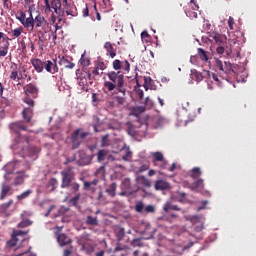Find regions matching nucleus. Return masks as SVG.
Instances as JSON below:
<instances>
[{"mask_svg": "<svg viewBox=\"0 0 256 256\" xmlns=\"http://www.w3.org/2000/svg\"><path fill=\"white\" fill-rule=\"evenodd\" d=\"M107 77L110 81L104 82V87L109 91H116L117 93H121L122 96H115L114 99L117 101L118 105L125 104V95H127V84L125 83V75L122 71H110L107 73Z\"/></svg>", "mask_w": 256, "mask_h": 256, "instance_id": "1", "label": "nucleus"}, {"mask_svg": "<svg viewBox=\"0 0 256 256\" xmlns=\"http://www.w3.org/2000/svg\"><path fill=\"white\" fill-rule=\"evenodd\" d=\"M29 231H22V230H14L12 234V239L7 242V246L13 248L17 246L20 248L23 245V242L27 240L26 236Z\"/></svg>", "mask_w": 256, "mask_h": 256, "instance_id": "2", "label": "nucleus"}, {"mask_svg": "<svg viewBox=\"0 0 256 256\" xmlns=\"http://www.w3.org/2000/svg\"><path fill=\"white\" fill-rule=\"evenodd\" d=\"M139 185L135 184V185H131V180L129 178H125L124 181L122 182V190L123 192H121V196H125V195H133L135 193H137V191L139 190Z\"/></svg>", "mask_w": 256, "mask_h": 256, "instance_id": "3", "label": "nucleus"}, {"mask_svg": "<svg viewBox=\"0 0 256 256\" xmlns=\"http://www.w3.org/2000/svg\"><path fill=\"white\" fill-rule=\"evenodd\" d=\"M9 41H11L9 36L0 32V57H7V53H9Z\"/></svg>", "mask_w": 256, "mask_h": 256, "instance_id": "4", "label": "nucleus"}, {"mask_svg": "<svg viewBox=\"0 0 256 256\" xmlns=\"http://www.w3.org/2000/svg\"><path fill=\"white\" fill-rule=\"evenodd\" d=\"M112 67L115 71L122 70L125 73H129V71L131 70V64L127 60L121 61L119 59H116L112 62Z\"/></svg>", "mask_w": 256, "mask_h": 256, "instance_id": "5", "label": "nucleus"}, {"mask_svg": "<svg viewBox=\"0 0 256 256\" xmlns=\"http://www.w3.org/2000/svg\"><path fill=\"white\" fill-rule=\"evenodd\" d=\"M47 25V20H45V17L43 15L38 14L34 18V29H37V31H45Z\"/></svg>", "mask_w": 256, "mask_h": 256, "instance_id": "6", "label": "nucleus"}, {"mask_svg": "<svg viewBox=\"0 0 256 256\" xmlns=\"http://www.w3.org/2000/svg\"><path fill=\"white\" fill-rule=\"evenodd\" d=\"M61 175H62L61 188L62 189L68 188L71 185V181L73 178L71 170L70 169L64 170L61 172Z\"/></svg>", "mask_w": 256, "mask_h": 256, "instance_id": "7", "label": "nucleus"}, {"mask_svg": "<svg viewBox=\"0 0 256 256\" xmlns=\"http://www.w3.org/2000/svg\"><path fill=\"white\" fill-rule=\"evenodd\" d=\"M44 69L47 73H51V75H55V73H59V67L57 66L56 60H47L44 61Z\"/></svg>", "mask_w": 256, "mask_h": 256, "instance_id": "8", "label": "nucleus"}, {"mask_svg": "<svg viewBox=\"0 0 256 256\" xmlns=\"http://www.w3.org/2000/svg\"><path fill=\"white\" fill-rule=\"evenodd\" d=\"M26 178H29V175L25 171L17 172V175L13 178L12 186L17 187L23 185Z\"/></svg>", "mask_w": 256, "mask_h": 256, "instance_id": "9", "label": "nucleus"}, {"mask_svg": "<svg viewBox=\"0 0 256 256\" xmlns=\"http://www.w3.org/2000/svg\"><path fill=\"white\" fill-rule=\"evenodd\" d=\"M28 12L30 16L24 19L22 25L25 29H31V31H33L35 29V18H33V12L31 8H29Z\"/></svg>", "mask_w": 256, "mask_h": 256, "instance_id": "10", "label": "nucleus"}, {"mask_svg": "<svg viewBox=\"0 0 256 256\" xmlns=\"http://www.w3.org/2000/svg\"><path fill=\"white\" fill-rule=\"evenodd\" d=\"M81 129H76L71 135L72 149H79L81 145V138L79 137Z\"/></svg>", "mask_w": 256, "mask_h": 256, "instance_id": "11", "label": "nucleus"}, {"mask_svg": "<svg viewBox=\"0 0 256 256\" xmlns=\"http://www.w3.org/2000/svg\"><path fill=\"white\" fill-rule=\"evenodd\" d=\"M24 93L25 95H27V97H29V95L32 96H37L39 93V88L37 87V85L33 84V83H29L26 86H24Z\"/></svg>", "mask_w": 256, "mask_h": 256, "instance_id": "12", "label": "nucleus"}, {"mask_svg": "<svg viewBox=\"0 0 256 256\" xmlns=\"http://www.w3.org/2000/svg\"><path fill=\"white\" fill-rule=\"evenodd\" d=\"M31 65L37 73H43V69H45V62L39 58L31 59Z\"/></svg>", "mask_w": 256, "mask_h": 256, "instance_id": "13", "label": "nucleus"}, {"mask_svg": "<svg viewBox=\"0 0 256 256\" xmlns=\"http://www.w3.org/2000/svg\"><path fill=\"white\" fill-rule=\"evenodd\" d=\"M11 131H14V133H20L21 131H27V126L23 124L22 121L18 122H12L9 125Z\"/></svg>", "mask_w": 256, "mask_h": 256, "instance_id": "14", "label": "nucleus"}, {"mask_svg": "<svg viewBox=\"0 0 256 256\" xmlns=\"http://www.w3.org/2000/svg\"><path fill=\"white\" fill-rule=\"evenodd\" d=\"M9 79L10 81H21V79H23L22 76H19V66H17V64H13L11 66V72L9 75Z\"/></svg>", "mask_w": 256, "mask_h": 256, "instance_id": "15", "label": "nucleus"}, {"mask_svg": "<svg viewBox=\"0 0 256 256\" xmlns=\"http://www.w3.org/2000/svg\"><path fill=\"white\" fill-rule=\"evenodd\" d=\"M170 188V185L167 181L165 180H157L154 184V189L156 191H165Z\"/></svg>", "mask_w": 256, "mask_h": 256, "instance_id": "16", "label": "nucleus"}, {"mask_svg": "<svg viewBox=\"0 0 256 256\" xmlns=\"http://www.w3.org/2000/svg\"><path fill=\"white\" fill-rule=\"evenodd\" d=\"M207 70H204L203 72H197V70H191V78L195 79L199 83V81H203L204 79H207V74H205Z\"/></svg>", "mask_w": 256, "mask_h": 256, "instance_id": "17", "label": "nucleus"}, {"mask_svg": "<svg viewBox=\"0 0 256 256\" xmlns=\"http://www.w3.org/2000/svg\"><path fill=\"white\" fill-rule=\"evenodd\" d=\"M104 49L106 50L107 55L111 57V59H115V57H117V52L115 51V48L111 42H105Z\"/></svg>", "mask_w": 256, "mask_h": 256, "instance_id": "18", "label": "nucleus"}, {"mask_svg": "<svg viewBox=\"0 0 256 256\" xmlns=\"http://www.w3.org/2000/svg\"><path fill=\"white\" fill-rule=\"evenodd\" d=\"M11 186L8 184H2L0 192V201L5 200V198L10 195Z\"/></svg>", "mask_w": 256, "mask_h": 256, "instance_id": "19", "label": "nucleus"}, {"mask_svg": "<svg viewBox=\"0 0 256 256\" xmlns=\"http://www.w3.org/2000/svg\"><path fill=\"white\" fill-rule=\"evenodd\" d=\"M22 117L26 123H31V119H33V109L25 108L22 111Z\"/></svg>", "mask_w": 256, "mask_h": 256, "instance_id": "20", "label": "nucleus"}, {"mask_svg": "<svg viewBox=\"0 0 256 256\" xmlns=\"http://www.w3.org/2000/svg\"><path fill=\"white\" fill-rule=\"evenodd\" d=\"M38 33V45L40 49H43V45H45V41H47V37L45 36V33H47V30H37Z\"/></svg>", "mask_w": 256, "mask_h": 256, "instance_id": "21", "label": "nucleus"}, {"mask_svg": "<svg viewBox=\"0 0 256 256\" xmlns=\"http://www.w3.org/2000/svg\"><path fill=\"white\" fill-rule=\"evenodd\" d=\"M57 240L60 246H66L72 242V240L65 234H57Z\"/></svg>", "mask_w": 256, "mask_h": 256, "instance_id": "22", "label": "nucleus"}, {"mask_svg": "<svg viewBox=\"0 0 256 256\" xmlns=\"http://www.w3.org/2000/svg\"><path fill=\"white\" fill-rule=\"evenodd\" d=\"M136 185H143L146 188H150L152 186V182L150 179L146 178L145 176H140L136 179Z\"/></svg>", "mask_w": 256, "mask_h": 256, "instance_id": "23", "label": "nucleus"}, {"mask_svg": "<svg viewBox=\"0 0 256 256\" xmlns=\"http://www.w3.org/2000/svg\"><path fill=\"white\" fill-rule=\"evenodd\" d=\"M185 14L189 19H197L201 15V10H193L191 8H185Z\"/></svg>", "mask_w": 256, "mask_h": 256, "instance_id": "24", "label": "nucleus"}, {"mask_svg": "<svg viewBox=\"0 0 256 256\" xmlns=\"http://www.w3.org/2000/svg\"><path fill=\"white\" fill-rule=\"evenodd\" d=\"M170 210L181 211V208L178 205L172 204L170 201H168L163 205V211L168 213Z\"/></svg>", "mask_w": 256, "mask_h": 256, "instance_id": "25", "label": "nucleus"}, {"mask_svg": "<svg viewBox=\"0 0 256 256\" xmlns=\"http://www.w3.org/2000/svg\"><path fill=\"white\" fill-rule=\"evenodd\" d=\"M85 224L89 225V226H98L99 225V220L97 216H87L85 219Z\"/></svg>", "mask_w": 256, "mask_h": 256, "instance_id": "26", "label": "nucleus"}, {"mask_svg": "<svg viewBox=\"0 0 256 256\" xmlns=\"http://www.w3.org/2000/svg\"><path fill=\"white\" fill-rule=\"evenodd\" d=\"M17 166V162L15 161H10L4 166V170L8 174H13L15 172V167Z\"/></svg>", "mask_w": 256, "mask_h": 256, "instance_id": "27", "label": "nucleus"}, {"mask_svg": "<svg viewBox=\"0 0 256 256\" xmlns=\"http://www.w3.org/2000/svg\"><path fill=\"white\" fill-rule=\"evenodd\" d=\"M54 9L55 13L61 11V0H50V10Z\"/></svg>", "mask_w": 256, "mask_h": 256, "instance_id": "28", "label": "nucleus"}, {"mask_svg": "<svg viewBox=\"0 0 256 256\" xmlns=\"http://www.w3.org/2000/svg\"><path fill=\"white\" fill-rule=\"evenodd\" d=\"M28 153H29L30 157H33V159H37V155H39V153H41V148L35 147V146H30L28 148Z\"/></svg>", "mask_w": 256, "mask_h": 256, "instance_id": "29", "label": "nucleus"}, {"mask_svg": "<svg viewBox=\"0 0 256 256\" xmlns=\"http://www.w3.org/2000/svg\"><path fill=\"white\" fill-rule=\"evenodd\" d=\"M204 180L203 179H198L196 182H194L192 185H191V189L193 191H197V190H202L204 189Z\"/></svg>", "mask_w": 256, "mask_h": 256, "instance_id": "30", "label": "nucleus"}, {"mask_svg": "<svg viewBox=\"0 0 256 256\" xmlns=\"http://www.w3.org/2000/svg\"><path fill=\"white\" fill-rule=\"evenodd\" d=\"M33 194V190H25V192H22V194H18L16 196L18 201H23L27 198H29Z\"/></svg>", "mask_w": 256, "mask_h": 256, "instance_id": "31", "label": "nucleus"}, {"mask_svg": "<svg viewBox=\"0 0 256 256\" xmlns=\"http://www.w3.org/2000/svg\"><path fill=\"white\" fill-rule=\"evenodd\" d=\"M13 199H9L7 202H4L0 205V209L2 213H6L8 211V209L13 206Z\"/></svg>", "mask_w": 256, "mask_h": 256, "instance_id": "32", "label": "nucleus"}, {"mask_svg": "<svg viewBox=\"0 0 256 256\" xmlns=\"http://www.w3.org/2000/svg\"><path fill=\"white\" fill-rule=\"evenodd\" d=\"M60 65H63L65 69H73L75 67V63H72L71 61L67 60V58H62L60 60Z\"/></svg>", "mask_w": 256, "mask_h": 256, "instance_id": "33", "label": "nucleus"}, {"mask_svg": "<svg viewBox=\"0 0 256 256\" xmlns=\"http://www.w3.org/2000/svg\"><path fill=\"white\" fill-rule=\"evenodd\" d=\"M198 56L200 57L201 61L208 62L209 56H207V51H205L203 48H198Z\"/></svg>", "mask_w": 256, "mask_h": 256, "instance_id": "34", "label": "nucleus"}, {"mask_svg": "<svg viewBox=\"0 0 256 256\" xmlns=\"http://www.w3.org/2000/svg\"><path fill=\"white\" fill-rule=\"evenodd\" d=\"M205 75H207V78H209V80H213V81H216L217 84L219 85V83H221V81L219 80V76H217V74L211 72V71H206L204 72Z\"/></svg>", "mask_w": 256, "mask_h": 256, "instance_id": "35", "label": "nucleus"}, {"mask_svg": "<svg viewBox=\"0 0 256 256\" xmlns=\"http://www.w3.org/2000/svg\"><path fill=\"white\" fill-rule=\"evenodd\" d=\"M186 9H192V11H200L199 3H197V0H190V3H188Z\"/></svg>", "mask_w": 256, "mask_h": 256, "instance_id": "36", "label": "nucleus"}, {"mask_svg": "<svg viewBox=\"0 0 256 256\" xmlns=\"http://www.w3.org/2000/svg\"><path fill=\"white\" fill-rule=\"evenodd\" d=\"M11 33H12L13 39H17L21 37V35L23 34V27L20 26L18 28L13 29L11 30Z\"/></svg>", "mask_w": 256, "mask_h": 256, "instance_id": "37", "label": "nucleus"}, {"mask_svg": "<svg viewBox=\"0 0 256 256\" xmlns=\"http://www.w3.org/2000/svg\"><path fill=\"white\" fill-rule=\"evenodd\" d=\"M224 73L225 75H231L233 73V64L231 62H224Z\"/></svg>", "mask_w": 256, "mask_h": 256, "instance_id": "38", "label": "nucleus"}, {"mask_svg": "<svg viewBox=\"0 0 256 256\" xmlns=\"http://www.w3.org/2000/svg\"><path fill=\"white\" fill-rule=\"evenodd\" d=\"M141 113H145L144 106H136L132 109V115H141Z\"/></svg>", "mask_w": 256, "mask_h": 256, "instance_id": "39", "label": "nucleus"}, {"mask_svg": "<svg viewBox=\"0 0 256 256\" xmlns=\"http://www.w3.org/2000/svg\"><path fill=\"white\" fill-rule=\"evenodd\" d=\"M122 159L123 161H129L132 157V152L129 149L122 150Z\"/></svg>", "mask_w": 256, "mask_h": 256, "instance_id": "40", "label": "nucleus"}, {"mask_svg": "<svg viewBox=\"0 0 256 256\" xmlns=\"http://www.w3.org/2000/svg\"><path fill=\"white\" fill-rule=\"evenodd\" d=\"M215 66H216V69H219V71H222V73H225V64H223V61L216 58Z\"/></svg>", "mask_w": 256, "mask_h": 256, "instance_id": "41", "label": "nucleus"}, {"mask_svg": "<svg viewBox=\"0 0 256 256\" xmlns=\"http://www.w3.org/2000/svg\"><path fill=\"white\" fill-rule=\"evenodd\" d=\"M27 18V14H25V12L23 11H18L16 14V19L21 23L25 21V19Z\"/></svg>", "mask_w": 256, "mask_h": 256, "instance_id": "42", "label": "nucleus"}, {"mask_svg": "<svg viewBox=\"0 0 256 256\" xmlns=\"http://www.w3.org/2000/svg\"><path fill=\"white\" fill-rule=\"evenodd\" d=\"M201 175V169L199 167L193 168L191 170V177L195 180Z\"/></svg>", "mask_w": 256, "mask_h": 256, "instance_id": "43", "label": "nucleus"}, {"mask_svg": "<svg viewBox=\"0 0 256 256\" xmlns=\"http://www.w3.org/2000/svg\"><path fill=\"white\" fill-rule=\"evenodd\" d=\"M81 199V194H76L74 197H72L70 200H69V203L76 207L77 204L79 203V200Z\"/></svg>", "mask_w": 256, "mask_h": 256, "instance_id": "44", "label": "nucleus"}, {"mask_svg": "<svg viewBox=\"0 0 256 256\" xmlns=\"http://www.w3.org/2000/svg\"><path fill=\"white\" fill-rule=\"evenodd\" d=\"M33 224V222L29 219H26V220H22L18 225L17 227L18 228H26L28 226H31Z\"/></svg>", "mask_w": 256, "mask_h": 256, "instance_id": "45", "label": "nucleus"}, {"mask_svg": "<svg viewBox=\"0 0 256 256\" xmlns=\"http://www.w3.org/2000/svg\"><path fill=\"white\" fill-rule=\"evenodd\" d=\"M225 39H227L225 35L217 33L215 38V43H217V45H221V43L225 42Z\"/></svg>", "mask_w": 256, "mask_h": 256, "instance_id": "46", "label": "nucleus"}, {"mask_svg": "<svg viewBox=\"0 0 256 256\" xmlns=\"http://www.w3.org/2000/svg\"><path fill=\"white\" fill-rule=\"evenodd\" d=\"M116 188H117V185L115 183H113V184H111L110 188H108V190H106V192H108V195H110L111 197H115Z\"/></svg>", "mask_w": 256, "mask_h": 256, "instance_id": "47", "label": "nucleus"}, {"mask_svg": "<svg viewBox=\"0 0 256 256\" xmlns=\"http://www.w3.org/2000/svg\"><path fill=\"white\" fill-rule=\"evenodd\" d=\"M98 161H105V157H107V150H99L97 153Z\"/></svg>", "mask_w": 256, "mask_h": 256, "instance_id": "48", "label": "nucleus"}, {"mask_svg": "<svg viewBox=\"0 0 256 256\" xmlns=\"http://www.w3.org/2000/svg\"><path fill=\"white\" fill-rule=\"evenodd\" d=\"M98 183H99L98 179H94L91 182H84V189L88 190L91 188L92 185L96 186V185H98Z\"/></svg>", "mask_w": 256, "mask_h": 256, "instance_id": "49", "label": "nucleus"}, {"mask_svg": "<svg viewBox=\"0 0 256 256\" xmlns=\"http://www.w3.org/2000/svg\"><path fill=\"white\" fill-rule=\"evenodd\" d=\"M153 161H163V153L154 152L152 153Z\"/></svg>", "mask_w": 256, "mask_h": 256, "instance_id": "50", "label": "nucleus"}, {"mask_svg": "<svg viewBox=\"0 0 256 256\" xmlns=\"http://www.w3.org/2000/svg\"><path fill=\"white\" fill-rule=\"evenodd\" d=\"M144 105H145V109H151V107H153V100H151L149 97L144 99Z\"/></svg>", "mask_w": 256, "mask_h": 256, "instance_id": "51", "label": "nucleus"}, {"mask_svg": "<svg viewBox=\"0 0 256 256\" xmlns=\"http://www.w3.org/2000/svg\"><path fill=\"white\" fill-rule=\"evenodd\" d=\"M177 201L179 203H185L186 202V194H185V192H179L178 193Z\"/></svg>", "mask_w": 256, "mask_h": 256, "instance_id": "52", "label": "nucleus"}, {"mask_svg": "<svg viewBox=\"0 0 256 256\" xmlns=\"http://www.w3.org/2000/svg\"><path fill=\"white\" fill-rule=\"evenodd\" d=\"M144 203L143 202H138L135 206V210L137 213H142L144 211Z\"/></svg>", "mask_w": 256, "mask_h": 256, "instance_id": "53", "label": "nucleus"}, {"mask_svg": "<svg viewBox=\"0 0 256 256\" xmlns=\"http://www.w3.org/2000/svg\"><path fill=\"white\" fill-rule=\"evenodd\" d=\"M125 236V229L124 228H120L118 231H117V240L118 241H121Z\"/></svg>", "mask_w": 256, "mask_h": 256, "instance_id": "54", "label": "nucleus"}, {"mask_svg": "<svg viewBox=\"0 0 256 256\" xmlns=\"http://www.w3.org/2000/svg\"><path fill=\"white\" fill-rule=\"evenodd\" d=\"M144 212L147 213V214L155 213V206L154 205H147L144 208Z\"/></svg>", "mask_w": 256, "mask_h": 256, "instance_id": "55", "label": "nucleus"}, {"mask_svg": "<svg viewBox=\"0 0 256 256\" xmlns=\"http://www.w3.org/2000/svg\"><path fill=\"white\" fill-rule=\"evenodd\" d=\"M101 126V120L99 118H96V123L93 125V129L95 133H99L101 130H99V127Z\"/></svg>", "mask_w": 256, "mask_h": 256, "instance_id": "56", "label": "nucleus"}, {"mask_svg": "<svg viewBox=\"0 0 256 256\" xmlns=\"http://www.w3.org/2000/svg\"><path fill=\"white\" fill-rule=\"evenodd\" d=\"M69 187H71V189L74 193H77L80 190V184H78V183H72V184H70Z\"/></svg>", "mask_w": 256, "mask_h": 256, "instance_id": "57", "label": "nucleus"}, {"mask_svg": "<svg viewBox=\"0 0 256 256\" xmlns=\"http://www.w3.org/2000/svg\"><path fill=\"white\" fill-rule=\"evenodd\" d=\"M24 103H26V105H29V107H35V102L29 97H26L24 99Z\"/></svg>", "mask_w": 256, "mask_h": 256, "instance_id": "58", "label": "nucleus"}, {"mask_svg": "<svg viewBox=\"0 0 256 256\" xmlns=\"http://www.w3.org/2000/svg\"><path fill=\"white\" fill-rule=\"evenodd\" d=\"M90 240H91V235H90V234H83V235L81 236V239H80V241H81L82 243L88 242V241H90Z\"/></svg>", "mask_w": 256, "mask_h": 256, "instance_id": "59", "label": "nucleus"}, {"mask_svg": "<svg viewBox=\"0 0 256 256\" xmlns=\"http://www.w3.org/2000/svg\"><path fill=\"white\" fill-rule=\"evenodd\" d=\"M132 246L134 247H142L143 244L141 243V239H134L131 243Z\"/></svg>", "mask_w": 256, "mask_h": 256, "instance_id": "60", "label": "nucleus"}, {"mask_svg": "<svg viewBox=\"0 0 256 256\" xmlns=\"http://www.w3.org/2000/svg\"><path fill=\"white\" fill-rule=\"evenodd\" d=\"M80 63L82 64V65H90V60L89 59H85V54H83L82 56H81V59H80Z\"/></svg>", "mask_w": 256, "mask_h": 256, "instance_id": "61", "label": "nucleus"}, {"mask_svg": "<svg viewBox=\"0 0 256 256\" xmlns=\"http://www.w3.org/2000/svg\"><path fill=\"white\" fill-rule=\"evenodd\" d=\"M13 178H15V177L11 176V174H8L6 172V174L4 175L5 183H3V184H8Z\"/></svg>", "mask_w": 256, "mask_h": 256, "instance_id": "62", "label": "nucleus"}, {"mask_svg": "<svg viewBox=\"0 0 256 256\" xmlns=\"http://www.w3.org/2000/svg\"><path fill=\"white\" fill-rule=\"evenodd\" d=\"M136 97H138V99L141 101V99H143V90L137 89L136 90Z\"/></svg>", "mask_w": 256, "mask_h": 256, "instance_id": "63", "label": "nucleus"}, {"mask_svg": "<svg viewBox=\"0 0 256 256\" xmlns=\"http://www.w3.org/2000/svg\"><path fill=\"white\" fill-rule=\"evenodd\" d=\"M57 180L55 178H52L49 182L50 186L53 187V190L56 188V185H57Z\"/></svg>", "mask_w": 256, "mask_h": 256, "instance_id": "64", "label": "nucleus"}]
</instances>
